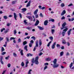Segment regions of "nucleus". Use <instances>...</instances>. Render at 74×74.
Returning a JSON list of instances; mask_svg holds the SVG:
<instances>
[{
  "label": "nucleus",
  "instance_id": "obj_7",
  "mask_svg": "<svg viewBox=\"0 0 74 74\" xmlns=\"http://www.w3.org/2000/svg\"><path fill=\"white\" fill-rule=\"evenodd\" d=\"M14 18L15 19L16 21V20H17V19H16V18H17V15H16V14L15 13H14Z\"/></svg>",
  "mask_w": 74,
  "mask_h": 74
},
{
  "label": "nucleus",
  "instance_id": "obj_63",
  "mask_svg": "<svg viewBox=\"0 0 74 74\" xmlns=\"http://www.w3.org/2000/svg\"><path fill=\"white\" fill-rule=\"evenodd\" d=\"M68 21H71V19L70 18H68Z\"/></svg>",
  "mask_w": 74,
  "mask_h": 74
},
{
  "label": "nucleus",
  "instance_id": "obj_11",
  "mask_svg": "<svg viewBox=\"0 0 74 74\" xmlns=\"http://www.w3.org/2000/svg\"><path fill=\"white\" fill-rule=\"evenodd\" d=\"M30 1H29L27 3V5H26V7H29L30 6Z\"/></svg>",
  "mask_w": 74,
  "mask_h": 74
},
{
  "label": "nucleus",
  "instance_id": "obj_37",
  "mask_svg": "<svg viewBox=\"0 0 74 74\" xmlns=\"http://www.w3.org/2000/svg\"><path fill=\"white\" fill-rule=\"evenodd\" d=\"M9 58H10V56H9L5 58V59L6 60H8V59H9Z\"/></svg>",
  "mask_w": 74,
  "mask_h": 74
},
{
  "label": "nucleus",
  "instance_id": "obj_49",
  "mask_svg": "<svg viewBox=\"0 0 74 74\" xmlns=\"http://www.w3.org/2000/svg\"><path fill=\"white\" fill-rule=\"evenodd\" d=\"M32 62L33 63H34V58H33V59L32 60Z\"/></svg>",
  "mask_w": 74,
  "mask_h": 74
},
{
  "label": "nucleus",
  "instance_id": "obj_57",
  "mask_svg": "<svg viewBox=\"0 0 74 74\" xmlns=\"http://www.w3.org/2000/svg\"><path fill=\"white\" fill-rule=\"evenodd\" d=\"M11 25L10 23H8L7 25V26H10V25Z\"/></svg>",
  "mask_w": 74,
  "mask_h": 74
},
{
  "label": "nucleus",
  "instance_id": "obj_58",
  "mask_svg": "<svg viewBox=\"0 0 74 74\" xmlns=\"http://www.w3.org/2000/svg\"><path fill=\"white\" fill-rule=\"evenodd\" d=\"M26 29H28V30H30V27H28L26 28Z\"/></svg>",
  "mask_w": 74,
  "mask_h": 74
},
{
  "label": "nucleus",
  "instance_id": "obj_33",
  "mask_svg": "<svg viewBox=\"0 0 74 74\" xmlns=\"http://www.w3.org/2000/svg\"><path fill=\"white\" fill-rule=\"evenodd\" d=\"M61 6L62 7H64V3H62L61 5Z\"/></svg>",
  "mask_w": 74,
  "mask_h": 74
},
{
  "label": "nucleus",
  "instance_id": "obj_36",
  "mask_svg": "<svg viewBox=\"0 0 74 74\" xmlns=\"http://www.w3.org/2000/svg\"><path fill=\"white\" fill-rule=\"evenodd\" d=\"M21 65L22 67L24 66V65H25V64L24 63V62H22L21 64Z\"/></svg>",
  "mask_w": 74,
  "mask_h": 74
},
{
  "label": "nucleus",
  "instance_id": "obj_42",
  "mask_svg": "<svg viewBox=\"0 0 74 74\" xmlns=\"http://www.w3.org/2000/svg\"><path fill=\"white\" fill-rule=\"evenodd\" d=\"M6 53V52H3L1 53L2 55H5V54Z\"/></svg>",
  "mask_w": 74,
  "mask_h": 74
},
{
  "label": "nucleus",
  "instance_id": "obj_31",
  "mask_svg": "<svg viewBox=\"0 0 74 74\" xmlns=\"http://www.w3.org/2000/svg\"><path fill=\"white\" fill-rule=\"evenodd\" d=\"M15 38H16L11 37L10 39V40H14Z\"/></svg>",
  "mask_w": 74,
  "mask_h": 74
},
{
  "label": "nucleus",
  "instance_id": "obj_53",
  "mask_svg": "<svg viewBox=\"0 0 74 74\" xmlns=\"http://www.w3.org/2000/svg\"><path fill=\"white\" fill-rule=\"evenodd\" d=\"M56 46L57 47H60V45H59L58 44H57L56 45Z\"/></svg>",
  "mask_w": 74,
  "mask_h": 74
},
{
  "label": "nucleus",
  "instance_id": "obj_1",
  "mask_svg": "<svg viewBox=\"0 0 74 74\" xmlns=\"http://www.w3.org/2000/svg\"><path fill=\"white\" fill-rule=\"evenodd\" d=\"M66 25V23H64L62 25V27H60L61 30H63L62 31V36H64L65 33L67 31V30H68V29H69L67 26H65Z\"/></svg>",
  "mask_w": 74,
  "mask_h": 74
},
{
  "label": "nucleus",
  "instance_id": "obj_44",
  "mask_svg": "<svg viewBox=\"0 0 74 74\" xmlns=\"http://www.w3.org/2000/svg\"><path fill=\"white\" fill-rule=\"evenodd\" d=\"M18 42H21V38H19L18 39Z\"/></svg>",
  "mask_w": 74,
  "mask_h": 74
},
{
  "label": "nucleus",
  "instance_id": "obj_47",
  "mask_svg": "<svg viewBox=\"0 0 74 74\" xmlns=\"http://www.w3.org/2000/svg\"><path fill=\"white\" fill-rule=\"evenodd\" d=\"M69 55H70V53H66V56H69Z\"/></svg>",
  "mask_w": 74,
  "mask_h": 74
},
{
  "label": "nucleus",
  "instance_id": "obj_3",
  "mask_svg": "<svg viewBox=\"0 0 74 74\" xmlns=\"http://www.w3.org/2000/svg\"><path fill=\"white\" fill-rule=\"evenodd\" d=\"M38 58H39V57L37 56L35 58L34 62L36 64H38L39 63V62H38Z\"/></svg>",
  "mask_w": 74,
  "mask_h": 74
},
{
  "label": "nucleus",
  "instance_id": "obj_26",
  "mask_svg": "<svg viewBox=\"0 0 74 74\" xmlns=\"http://www.w3.org/2000/svg\"><path fill=\"white\" fill-rule=\"evenodd\" d=\"M52 43V41H50L48 44L47 45V47H49L50 46V44Z\"/></svg>",
  "mask_w": 74,
  "mask_h": 74
},
{
  "label": "nucleus",
  "instance_id": "obj_35",
  "mask_svg": "<svg viewBox=\"0 0 74 74\" xmlns=\"http://www.w3.org/2000/svg\"><path fill=\"white\" fill-rule=\"evenodd\" d=\"M48 64H49L47 62L44 64V66H48Z\"/></svg>",
  "mask_w": 74,
  "mask_h": 74
},
{
  "label": "nucleus",
  "instance_id": "obj_29",
  "mask_svg": "<svg viewBox=\"0 0 74 74\" xmlns=\"http://www.w3.org/2000/svg\"><path fill=\"white\" fill-rule=\"evenodd\" d=\"M73 4L72 3H71L69 4L68 6V7H71V6H73Z\"/></svg>",
  "mask_w": 74,
  "mask_h": 74
},
{
  "label": "nucleus",
  "instance_id": "obj_48",
  "mask_svg": "<svg viewBox=\"0 0 74 74\" xmlns=\"http://www.w3.org/2000/svg\"><path fill=\"white\" fill-rule=\"evenodd\" d=\"M35 18H37L38 17V14H35Z\"/></svg>",
  "mask_w": 74,
  "mask_h": 74
},
{
  "label": "nucleus",
  "instance_id": "obj_24",
  "mask_svg": "<svg viewBox=\"0 0 74 74\" xmlns=\"http://www.w3.org/2000/svg\"><path fill=\"white\" fill-rule=\"evenodd\" d=\"M13 56H14V57H17V54H16V53H13Z\"/></svg>",
  "mask_w": 74,
  "mask_h": 74
},
{
  "label": "nucleus",
  "instance_id": "obj_13",
  "mask_svg": "<svg viewBox=\"0 0 74 74\" xmlns=\"http://www.w3.org/2000/svg\"><path fill=\"white\" fill-rule=\"evenodd\" d=\"M38 27L40 30H44V28L40 26H38Z\"/></svg>",
  "mask_w": 74,
  "mask_h": 74
},
{
  "label": "nucleus",
  "instance_id": "obj_28",
  "mask_svg": "<svg viewBox=\"0 0 74 74\" xmlns=\"http://www.w3.org/2000/svg\"><path fill=\"white\" fill-rule=\"evenodd\" d=\"M47 69H48V66H45L44 68V71H45V70H46Z\"/></svg>",
  "mask_w": 74,
  "mask_h": 74
},
{
  "label": "nucleus",
  "instance_id": "obj_27",
  "mask_svg": "<svg viewBox=\"0 0 74 74\" xmlns=\"http://www.w3.org/2000/svg\"><path fill=\"white\" fill-rule=\"evenodd\" d=\"M26 10H27V9H26V8H23L22 9V11H23L24 12L26 11Z\"/></svg>",
  "mask_w": 74,
  "mask_h": 74
},
{
  "label": "nucleus",
  "instance_id": "obj_61",
  "mask_svg": "<svg viewBox=\"0 0 74 74\" xmlns=\"http://www.w3.org/2000/svg\"><path fill=\"white\" fill-rule=\"evenodd\" d=\"M6 39L7 40V41H9V39H8V38H6Z\"/></svg>",
  "mask_w": 74,
  "mask_h": 74
},
{
  "label": "nucleus",
  "instance_id": "obj_21",
  "mask_svg": "<svg viewBox=\"0 0 74 74\" xmlns=\"http://www.w3.org/2000/svg\"><path fill=\"white\" fill-rule=\"evenodd\" d=\"M26 21H27V20H24V23L25 24V25L27 24V22Z\"/></svg>",
  "mask_w": 74,
  "mask_h": 74
},
{
  "label": "nucleus",
  "instance_id": "obj_64",
  "mask_svg": "<svg viewBox=\"0 0 74 74\" xmlns=\"http://www.w3.org/2000/svg\"><path fill=\"white\" fill-rule=\"evenodd\" d=\"M61 69H64V66H61Z\"/></svg>",
  "mask_w": 74,
  "mask_h": 74
},
{
  "label": "nucleus",
  "instance_id": "obj_62",
  "mask_svg": "<svg viewBox=\"0 0 74 74\" xmlns=\"http://www.w3.org/2000/svg\"><path fill=\"white\" fill-rule=\"evenodd\" d=\"M8 17L9 18H11V17H12V15H10L8 16Z\"/></svg>",
  "mask_w": 74,
  "mask_h": 74
},
{
  "label": "nucleus",
  "instance_id": "obj_5",
  "mask_svg": "<svg viewBox=\"0 0 74 74\" xmlns=\"http://www.w3.org/2000/svg\"><path fill=\"white\" fill-rule=\"evenodd\" d=\"M56 42H54L52 45L51 46V48L52 49H55V45H56Z\"/></svg>",
  "mask_w": 74,
  "mask_h": 74
},
{
  "label": "nucleus",
  "instance_id": "obj_20",
  "mask_svg": "<svg viewBox=\"0 0 74 74\" xmlns=\"http://www.w3.org/2000/svg\"><path fill=\"white\" fill-rule=\"evenodd\" d=\"M62 42V44H66V40H63Z\"/></svg>",
  "mask_w": 74,
  "mask_h": 74
},
{
  "label": "nucleus",
  "instance_id": "obj_16",
  "mask_svg": "<svg viewBox=\"0 0 74 74\" xmlns=\"http://www.w3.org/2000/svg\"><path fill=\"white\" fill-rule=\"evenodd\" d=\"M33 56V54H32L29 53L28 54H27V57H29V56Z\"/></svg>",
  "mask_w": 74,
  "mask_h": 74
},
{
  "label": "nucleus",
  "instance_id": "obj_59",
  "mask_svg": "<svg viewBox=\"0 0 74 74\" xmlns=\"http://www.w3.org/2000/svg\"><path fill=\"white\" fill-rule=\"evenodd\" d=\"M61 49H64V47L63 46H62L61 47Z\"/></svg>",
  "mask_w": 74,
  "mask_h": 74
},
{
  "label": "nucleus",
  "instance_id": "obj_8",
  "mask_svg": "<svg viewBox=\"0 0 74 74\" xmlns=\"http://www.w3.org/2000/svg\"><path fill=\"white\" fill-rule=\"evenodd\" d=\"M72 30V29H70L68 31V36H70L71 34V31Z\"/></svg>",
  "mask_w": 74,
  "mask_h": 74
},
{
  "label": "nucleus",
  "instance_id": "obj_39",
  "mask_svg": "<svg viewBox=\"0 0 74 74\" xmlns=\"http://www.w3.org/2000/svg\"><path fill=\"white\" fill-rule=\"evenodd\" d=\"M49 38H50L51 40V41L53 40V37H52L50 36L49 37Z\"/></svg>",
  "mask_w": 74,
  "mask_h": 74
},
{
  "label": "nucleus",
  "instance_id": "obj_12",
  "mask_svg": "<svg viewBox=\"0 0 74 74\" xmlns=\"http://www.w3.org/2000/svg\"><path fill=\"white\" fill-rule=\"evenodd\" d=\"M2 60H3V57H1L0 58V62H1V64H3L4 62H3V61Z\"/></svg>",
  "mask_w": 74,
  "mask_h": 74
},
{
  "label": "nucleus",
  "instance_id": "obj_45",
  "mask_svg": "<svg viewBox=\"0 0 74 74\" xmlns=\"http://www.w3.org/2000/svg\"><path fill=\"white\" fill-rule=\"evenodd\" d=\"M5 49H4V48L2 47V48H1V51L2 52H3V51H4Z\"/></svg>",
  "mask_w": 74,
  "mask_h": 74
},
{
  "label": "nucleus",
  "instance_id": "obj_25",
  "mask_svg": "<svg viewBox=\"0 0 74 74\" xmlns=\"http://www.w3.org/2000/svg\"><path fill=\"white\" fill-rule=\"evenodd\" d=\"M64 52L63 51H62L60 53V56H62L63 55Z\"/></svg>",
  "mask_w": 74,
  "mask_h": 74
},
{
  "label": "nucleus",
  "instance_id": "obj_17",
  "mask_svg": "<svg viewBox=\"0 0 74 74\" xmlns=\"http://www.w3.org/2000/svg\"><path fill=\"white\" fill-rule=\"evenodd\" d=\"M26 18H27L29 20H32V17L31 16H26Z\"/></svg>",
  "mask_w": 74,
  "mask_h": 74
},
{
  "label": "nucleus",
  "instance_id": "obj_19",
  "mask_svg": "<svg viewBox=\"0 0 74 74\" xmlns=\"http://www.w3.org/2000/svg\"><path fill=\"white\" fill-rule=\"evenodd\" d=\"M39 45L40 46H41L42 45V42L41 41V39L39 40Z\"/></svg>",
  "mask_w": 74,
  "mask_h": 74
},
{
  "label": "nucleus",
  "instance_id": "obj_52",
  "mask_svg": "<svg viewBox=\"0 0 74 74\" xmlns=\"http://www.w3.org/2000/svg\"><path fill=\"white\" fill-rule=\"evenodd\" d=\"M14 34H16V29L14 30Z\"/></svg>",
  "mask_w": 74,
  "mask_h": 74
},
{
  "label": "nucleus",
  "instance_id": "obj_43",
  "mask_svg": "<svg viewBox=\"0 0 74 74\" xmlns=\"http://www.w3.org/2000/svg\"><path fill=\"white\" fill-rule=\"evenodd\" d=\"M27 44V42L26 41H25L23 42L24 45H25V44Z\"/></svg>",
  "mask_w": 74,
  "mask_h": 74
},
{
  "label": "nucleus",
  "instance_id": "obj_50",
  "mask_svg": "<svg viewBox=\"0 0 74 74\" xmlns=\"http://www.w3.org/2000/svg\"><path fill=\"white\" fill-rule=\"evenodd\" d=\"M65 17L64 16H62V18H61V19L63 20V19H65Z\"/></svg>",
  "mask_w": 74,
  "mask_h": 74
},
{
  "label": "nucleus",
  "instance_id": "obj_14",
  "mask_svg": "<svg viewBox=\"0 0 74 74\" xmlns=\"http://www.w3.org/2000/svg\"><path fill=\"white\" fill-rule=\"evenodd\" d=\"M39 23V21L38 20H37L35 24V26H37L38 25V24Z\"/></svg>",
  "mask_w": 74,
  "mask_h": 74
},
{
  "label": "nucleus",
  "instance_id": "obj_6",
  "mask_svg": "<svg viewBox=\"0 0 74 74\" xmlns=\"http://www.w3.org/2000/svg\"><path fill=\"white\" fill-rule=\"evenodd\" d=\"M38 47V43H36V46L34 47V49L33 50V51H35L36 49H37V47Z\"/></svg>",
  "mask_w": 74,
  "mask_h": 74
},
{
  "label": "nucleus",
  "instance_id": "obj_51",
  "mask_svg": "<svg viewBox=\"0 0 74 74\" xmlns=\"http://www.w3.org/2000/svg\"><path fill=\"white\" fill-rule=\"evenodd\" d=\"M15 3H16V1H12V3L13 4H15Z\"/></svg>",
  "mask_w": 74,
  "mask_h": 74
},
{
  "label": "nucleus",
  "instance_id": "obj_9",
  "mask_svg": "<svg viewBox=\"0 0 74 74\" xmlns=\"http://www.w3.org/2000/svg\"><path fill=\"white\" fill-rule=\"evenodd\" d=\"M38 11V9H36L34 12V15H36L37 14V12Z\"/></svg>",
  "mask_w": 74,
  "mask_h": 74
},
{
  "label": "nucleus",
  "instance_id": "obj_46",
  "mask_svg": "<svg viewBox=\"0 0 74 74\" xmlns=\"http://www.w3.org/2000/svg\"><path fill=\"white\" fill-rule=\"evenodd\" d=\"M31 38H33L34 40H36V38H35L34 36H32L31 37Z\"/></svg>",
  "mask_w": 74,
  "mask_h": 74
},
{
  "label": "nucleus",
  "instance_id": "obj_32",
  "mask_svg": "<svg viewBox=\"0 0 74 74\" xmlns=\"http://www.w3.org/2000/svg\"><path fill=\"white\" fill-rule=\"evenodd\" d=\"M5 30V29L4 28H3L2 29H1V32H3V31H4V30Z\"/></svg>",
  "mask_w": 74,
  "mask_h": 74
},
{
  "label": "nucleus",
  "instance_id": "obj_10",
  "mask_svg": "<svg viewBox=\"0 0 74 74\" xmlns=\"http://www.w3.org/2000/svg\"><path fill=\"white\" fill-rule=\"evenodd\" d=\"M65 14H66V10H64L62 11V13L61 14V16L64 15Z\"/></svg>",
  "mask_w": 74,
  "mask_h": 74
},
{
  "label": "nucleus",
  "instance_id": "obj_60",
  "mask_svg": "<svg viewBox=\"0 0 74 74\" xmlns=\"http://www.w3.org/2000/svg\"><path fill=\"white\" fill-rule=\"evenodd\" d=\"M51 22H55V20L54 19H51Z\"/></svg>",
  "mask_w": 74,
  "mask_h": 74
},
{
  "label": "nucleus",
  "instance_id": "obj_23",
  "mask_svg": "<svg viewBox=\"0 0 74 74\" xmlns=\"http://www.w3.org/2000/svg\"><path fill=\"white\" fill-rule=\"evenodd\" d=\"M51 60V59L49 58H47L46 59V61H50Z\"/></svg>",
  "mask_w": 74,
  "mask_h": 74
},
{
  "label": "nucleus",
  "instance_id": "obj_18",
  "mask_svg": "<svg viewBox=\"0 0 74 74\" xmlns=\"http://www.w3.org/2000/svg\"><path fill=\"white\" fill-rule=\"evenodd\" d=\"M73 63L71 62L69 65V67H70V69H71V68L73 67Z\"/></svg>",
  "mask_w": 74,
  "mask_h": 74
},
{
  "label": "nucleus",
  "instance_id": "obj_4",
  "mask_svg": "<svg viewBox=\"0 0 74 74\" xmlns=\"http://www.w3.org/2000/svg\"><path fill=\"white\" fill-rule=\"evenodd\" d=\"M34 43V41L33 40H31L30 41V43H29V47H32V45H33V44Z\"/></svg>",
  "mask_w": 74,
  "mask_h": 74
},
{
  "label": "nucleus",
  "instance_id": "obj_41",
  "mask_svg": "<svg viewBox=\"0 0 74 74\" xmlns=\"http://www.w3.org/2000/svg\"><path fill=\"white\" fill-rule=\"evenodd\" d=\"M3 18L5 19H7V16H3Z\"/></svg>",
  "mask_w": 74,
  "mask_h": 74
},
{
  "label": "nucleus",
  "instance_id": "obj_22",
  "mask_svg": "<svg viewBox=\"0 0 74 74\" xmlns=\"http://www.w3.org/2000/svg\"><path fill=\"white\" fill-rule=\"evenodd\" d=\"M24 49L26 51H27V45H25L24 47Z\"/></svg>",
  "mask_w": 74,
  "mask_h": 74
},
{
  "label": "nucleus",
  "instance_id": "obj_38",
  "mask_svg": "<svg viewBox=\"0 0 74 74\" xmlns=\"http://www.w3.org/2000/svg\"><path fill=\"white\" fill-rule=\"evenodd\" d=\"M8 67H11V64H8L7 65Z\"/></svg>",
  "mask_w": 74,
  "mask_h": 74
},
{
  "label": "nucleus",
  "instance_id": "obj_2",
  "mask_svg": "<svg viewBox=\"0 0 74 74\" xmlns=\"http://www.w3.org/2000/svg\"><path fill=\"white\" fill-rule=\"evenodd\" d=\"M53 68H57L59 67V64H57V59H55L53 61Z\"/></svg>",
  "mask_w": 74,
  "mask_h": 74
},
{
  "label": "nucleus",
  "instance_id": "obj_40",
  "mask_svg": "<svg viewBox=\"0 0 74 74\" xmlns=\"http://www.w3.org/2000/svg\"><path fill=\"white\" fill-rule=\"evenodd\" d=\"M32 71V70H30L28 73V74H31V71Z\"/></svg>",
  "mask_w": 74,
  "mask_h": 74
},
{
  "label": "nucleus",
  "instance_id": "obj_34",
  "mask_svg": "<svg viewBox=\"0 0 74 74\" xmlns=\"http://www.w3.org/2000/svg\"><path fill=\"white\" fill-rule=\"evenodd\" d=\"M20 53L21 55H23V50H21L20 52Z\"/></svg>",
  "mask_w": 74,
  "mask_h": 74
},
{
  "label": "nucleus",
  "instance_id": "obj_54",
  "mask_svg": "<svg viewBox=\"0 0 74 74\" xmlns=\"http://www.w3.org/2000/svg\"><path fill=\"white\" fill-rule=\"evenodd\" d=\"M3 40V38H1V37H0V42L1 41Z\"/></svg>",
  "mask_w": 74,
  "mask_h": 74
},
{
  "label": "nucleus",
  "instance_id": "obj_30",
  "mask_svg": "<svg viewBox=\"0 0 74 74\" xmlns=\"http://www.w3.org/2000/svg\"><path fill=\"white\" fill-rule=\"evenodd\" d=\"M51 32H52V34H53V33H54V32H55V29H51Z\"/></svg>",
  "mask_w": 74,
  "mask_h": 74
},
{
  "label": "nucleus",
  "instance_id": "obj_15",
  "mask_svg": "<svg viewBox=\"0 0 74 74\" xmlns=\"http://www.w3.org/2000/svg\"><path fill=\"white\" fill-rule=\"evenodd\" d=\"M48 20H46L44 22V25L45 26H46L48 25Z\"/></svg>",
  "mask_w": 74,
  "mask_h": 74
},
{
  "label": "nucleus",
  "instance_id": "obj_55",
  "mask_svg": "<svg viewBox=\"0 0 74 74\" xmlns=\"http://www.w3.org/2000/svg\"><path fill=\"white\" fill-rule=\"evenodd\" d=\"M40 16H41V17H43V15H42V13H40Z\"/></svg>",
  "mask_w": 74,
  "mask_h": 74
},
{
  "label": "nucleus",
  "instance_id": "obj_56",
  "mask_svg": "<svg viewBox=\"0 0 74 74\" xmlns=\"http://www.w3.org/2000/svg\"><path fill=\"white\" fill-rule=\"evenodd\" d=\"M19 15L20 18H22V14H21L19 13Z\"/></svg>",
  "mask_w": 74,
  "mask_h": 74
}]
</instances>
